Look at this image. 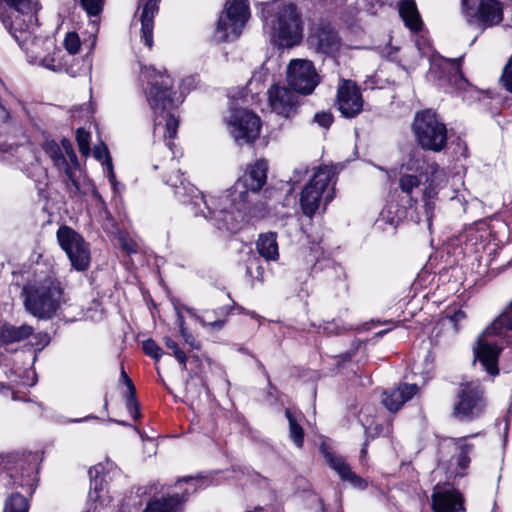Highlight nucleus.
Wrapping results in <instances>:
<instances>
[{
    "label": "nucleus",
    "instance_id": "obj_1",
    "mask_svg": "<svg viewBox=\"0 0 512 512\" xmlns=\"http://www.w3.org/2000/svg\"><path fill=\"white\" fill-rule=\"evenodd\" d=\"M139 80L146 100L155 115L154 129L156 130L164 122L168 138H175L179 120L171 113V109L175 106L172 97V78L152 66H142Z\"/></svg>",
    "mask_w": 512,
    "mask_h": 512
},
{
    "label": "nucleus",
    "instance_id": "obj_2",
    "mask_svg": "<svg viewBox=\"0 0 512 512\" xmlns=\"http://www.w3.org/2000/svg\"><path fill=\"white\" fill-rule=\"evenodd\" d=\"M263 28L276 46L292 48L300 44L303 38L302 12L293 3L267 5L263 10Z\"/></svg>",
    "mask_w": 512,
    "mask_h": 512
},
{
    "label": "nucleus",
    "instance_id": "obj_3",
    "mask_svg": "<svg viewBox=\"0 0 512 512\" xmlns=\"http://www.w3.org/2000/svg\"><path fill=\"white\" fill-rule=\"evenodd\" d=\"M18 24L9 33L15 38L19 46L24 50L27 61L53 72L67 71L68 56L57 47L55 41L49 37H37L34 35L33 26Z\"/></svg>",
    "mask_w": 512,
    "mask_h": 512
},
{
    "label": "nucleus",
    "instance_id": "obj_4",
    "mask_svg": "<svg viewBox=\"0 0 512 512\" xmlns=\"http://www.w3.org/2000/svg\"><path fill=\"white\" fill-rule=\"evenodd\" d=\"M165 182L175 189V194L184 204L190 205L195 216L202 215L217 229H233L236 216L227 214L225 209L218 210L220 201L215 196L203 195L195 186L183 178L179 170L169 175Z\"/></svg>",
    "mask_w": 512,
    "mask_h": 512
},
{
    "label": "nucleus",
    "instance_id": "obj_5",
    "mask_svg": "<svg viewBox=\"0 0 512 512\" xmlns=\"http://www.w3.org/2000/svg\"><path fill=\"white\" fill-rule=\"evenodd\" d=\"M267 168L266 161L259 160L255 162L237 179L230 189L216 197L220 201L218 210L225 209L227 214L237 217L235 227L225 229L226 231L235 232L239 229L240 223L244 220L243 210L250 201V195L259 192L266 183Z\"/></svg>",
    "mask_w": 512,
    "mask_h": 512
},
{
    "label": "nucleus",
    "instance_id": "obj_6",
    "mask_svg": "<svg viewBox=\"0 0 512 512\" xmlns=\"http://www.w3.org/2000/svg\"><path fill=\"white\" fill-rule=\"evenodd\" d=\"M492 337L512 344V303L482 332L474 348L475 360H478L490 375L496 376L499 373L497 360L502 348Z\"/></svg>",
    "mask_w": 512,
    "mask_h": 512
},
{
    "label": "nucleus",
    "instance_id": "obj_7",
    "mask_svg": "<svg viewBox=\"0 0 512 512\" xmlns=\"http://www.w3.org/2000/svg\"><path fill=\"white\" fill-rule=\"evenodd\" d=\"M22 294L26 311L38 319L51 318L65 302L60 283L50 278L25 286Z\"/></svg>",
    "mask_w": 512,
    "mask_h": 512
},
{
    "label": "nucleus",
    "instance_id": "obj_8",
    "mask_svg": "<svg viewBox=\"0 0 512 512\" xmlns=\"http://www.w3.org/2000/svg\"><path fill=\"white\" fill-rule=\"evenodd\" d=\"M416 142L425 150L442 151L447 144V128L432 110L417 112L412 124Z\"/></svg>",
    "mask_w": 512,
    "mask_h": 512
},
{
    "label": "nucleus",
    "instance_id": "obj_9",
    "mask_svg": "<svg viewBox=\"0 0 512 512\" xmlns=\"http://www.w3.org/2000/svg\"><path fill=\"white\" fill-rule=\"evenodd\" d=\"M336 172L333 166H321L310 182L303 188L300 204L304 215L312 217L320 208L322 199L325 204L334 198L333 187L329 188Z\"/></svg>",
    "mask_w": 512,
    "mask_h": 512
},
{
    "label": "nucleus",
    "instance_id": "obj_10",
    "mask_svg": "<svg viewBox=\"0 0 512 512\" xmlns=\"http://www.w3.org/2000/svg\"><path fill=\"white\" fill-rule=\"evenodd\" d=\"M249 16L247 0H227L218 20L215 39L224 42L238 38Z\"/></svg>",
    "mask_w": 512,
    "mask_h": 512
},
{
    "label": "nucleus",
    "instance_id": "obj_11",
    "mask_svg": "<svg viewBox=\"0 0 512 512\" xmlns=\"http://www.w3.org/2000/svg\"><path fill=\"white\" fill-rule=\"evenodd\" d=\"M485 406L484 391L479 383H461L453 416L461 421H472L483 414Z\"/></svg>",
    "mask_w": 512,
    "mask_h": 512
},
{
    "label": "nucleus",
    "instance_id": "obj_12",
    "mask_svg": "<svg viewBox=\"0 0 512 512\" xmlns=\"http://www.w3.org/2000/svg\"><path fill=\"white\" fill-rule=\"evenodd\" d=\"M462 6L467 22L482 30L498 25L503 19V8L498 0H463Z\"/></svg>",
    "mask_w": 512,
    "mask_h": 512
},
{
    "label": "nucleus",
    "instance_id": "obj_13",
    "mask_svg": "<svg viewBox=\"0 0 512 512\" xmlns=\"http://www.w3.org/2000/svg\"><path fill=\"white\" fill-rule=\"evenodd\" d=\"M27 339H31L29 345L34 349V358H36L38 352L48 346L51 340L48 333L35 332L34 328L26 323L16 325L4 321L0 324V346L20 343Z\"/></svg>",
    "mask_w": 512,
    "mask_h": 512
},
{
    "label": "nucleus",
    "instance_id": "obj_14",
    "mask_svg": "<svg viewBox=\"0 0 512 512\" xmlns=\"http://www.w3.org/2000/svg\"><path fill=\"white\" fill-rule=\"evenodd\" d=\"M57 240L65 251L71 265L78 271H84L90 264V250L84 238L68 226H61L57 230Z\"/></svg>",
    "mask_w": 512,
    "mask_h": 512
},
{
    "label": "nucleus",
    "instance_id": "obj_15",
    "mask_svg": "<svg viewBox=\"0 0 512 512\" xmlns=\"http://www.w3.org/2000/svg\"><path fill=\"white\" fill-rule=\"evenodd\" d=\"M286 80L295 92L309 95L319 85L321 78L312 61L292 59L286 69Z\"/></svg>",
    "mask_w": 512,
    "mask_h": 512
},
{
    "label": "nucleus",
    "instance_id": "obj_16",
    "mask_svg": "<svg viewBox=\"0 0 512 512\" xmlns=\"http://www.w3.org/2000/svg\"><path fill=\"white\" fill-rule=\"evenodd\" d=\"M227 126L230 135L239 145H242L251 143L258 138L261 121L255 113L247 109L235 108L231 109Z\"/></svg>",
    "mask_w": 512,
    "mask_h": 512
},
{
    "label": "nucleus",
    "instance_id": "obj_17",
    "mask_svg": "<svg viewBox=\"0 0 512 512\" xmlns=\"http://www.w3.org/2000/svg\"><path fill=\"white\" fill-rule=\"evenodd\" d=\"M37 10V3L32 0H0V19L8 31L18 24L36 22Z\"/></svg>",
    "mask_w": 512,
    "mask_h": 512
},
{
    "label": "nucleus",
    "instance_id": "obj_18",
    "mask_svg": "<svg viewBox=\"0 0 512 512\" xmlns=\"http://www.w3.org/2000/svg\"><path fill=\"white\" fill-rule=\"evenodd\" d=\"M363 98L357 84L341 79L337 86L336 107L345 118H355L363 109Z\"/></svg>",
    "mask_w": 512,
    "mask_h": 512
},
{
    "label": "nucleus",
    "instance_id": "obj_19",
    "mask_svg": "<svg viewBox=\"0 0 512 512\" xmlns=\"http://www.w3.org/2000/svg\"><path fill=\"white\" fill-rule=\"evenodd\" d=\"M54 167L57 169L59 177L70 196H77L84 192L86 177L75 153L71 154V158L58 159V163Z\"/></svg>",
    "mask_w": 512,
    "mask_h": 512
},
{
    "label": "nucleus",
    "instance_id": "obj_20",
    "mask_svg": "<svg viewBox=\"0 0 512 512\" xmlns=\"http://www.w3.org/2000/svg\"><path fill=\"white\" fill-rule=\"evenodd\" d=\"M307 43L314 52L327 56L335 55L341 47L340 38L329 23H319L312 28Z\"/></svg>",
    "mask_w": 512,
    "mask_h": 512
},
{
    "label": "nucleus",
    "instance_id": "obj_21",
    "mask_svg": "<svg viewBox=\"0 0 512 512\" xmlns=\"http://www.w3.org/2000/svg\"><path fill=\"white\" fill-rule=\"evenodd\" d=\"M424 168V160L419 150L412 149L408 160L404 162L399 171V187L403 193L411 195L414 189L418 188L421 180L418 173Z\"/></svg>",
    "mask_w": 512,
    "mask_h": 512
},
{
    "label": "nucleus",
    "instance_id": "obj_22",
    "mask_svg": "<svg viewBox=\"0 0 512 512\" xmlns=\"http://www.w3.org/2000/svg\"><path fill=\"white\" fill-rule=\"evenodd\" d=\"M267 95L272 112L284 118L295 114L297 98L287 87L274 85L267 91Z\"/></svg>",
    "mask_w": 512,
    "mask_h": 512
},
{
    "label": "nucleus",
    "instance_id": "obj_23",
    "mask_svg": "<svg viewBox=\"0 0 512 512\" xmlns=\"http://www.w3.org/2000/svg\"><path fill=\"white\" fill-rule=\"evenodd\" d=\"M434 512H464L462 495L450 486H436L432 493Z\"/></svg>",
    "mask_w": 512,
    "mask_h": 512
},
{
    "label": "nucleus",
    "instance_id": "obj_24",
    "mask_svg": "<svg viewBox=\"0 0 512 512\" xmlns=\"http://www.w3.org/2000/svg\"><path fill=\"white\" fill-rule=\"evenodd\" d=\"M321 451L327 464L338 474L341 480L350 483L353 487L358 489H364L366 487L365 480L352 471L350 465L342 456L330 452L324 447H321Z\"/></svg>",
    "mask_w": 512,
    "mask_h": 512
},
{
    "label": "nucleus",
    "instance_id": "obj_25",
    "mask_svg": "<svg viewBox=\"0 0 512 512\" xmlns=\"http://www.w3.org/2000/svg\"><path fill=\"white\" fill-rule=\"evenodd\" d=\"M468 437L444 438L439 443V454L441 460H444L450 451L458 452V466L464 470L468 467L470 459L468 454L472 451V445L467 442Z\"/></svg>",
    "mask_w": 512,
    "mask_h": 512
},
{
    "label": "nucleus",
    "instance_id": "obj_26",
    "mask_svg": "<svg viewBox=\"0 0 512 512\" xmlns=\"http://www.w3.org/2000/svg\"><path fill=\"white\" fill-rule=\"evenodd\" d=\"M418 390L416 384H401L391 391L384 392L382 403L389 411L395 412L417 394Z\"/></svg>",
    "mask_w": 512,
    "mask_h": 512
},
{
    "label": "nucleus",
    "instance_id": "obj_27",
    "mask_svg": "<svg viewBox=\"0 0 512 512\" xmlns=\"http://www.w3.org/2000/svg\"><path fill=\"white\" fill-rule=\"evenodd\" d=\"M143 4L140 14L141 39L150 49L153 46L154 17L158 12V0H140Z\"/></svg>",
    "mask_w": 512,
    "mask_h": 512
},
{
    "label": "nucleus",
    "instance_id": "obj_28",
    "mask_svg": "<svg viewBox=\"0 0 512 512\" xmlns=\"http://www.w3.org/2000/svg\"><path fill=\"white\" fill-rule=\"evenodd\" d=\"M399 14L406 27L417 32L422 27V20L413 0H402L399 4Z\"/></svg>",
    "mask_w": 512,
    "mask_h": 512
},
{
    "label": "nucleus",
    "instance_id": "obj_29",
    "mask_svg": "<svg viewBox=\"0 0 512 512\" xmlns=\"http://www.w3.org/2000/svg\"><path fill=\"white\" fill-rule=\"evenodd\" d=\"M276 234L268 232L261 234L257 240L256 247L261 257L267 261H275L279 257Z\"/></svg>",
    "mask_w": 512,
    "mask_h": 512
},
{
    "label": "nucleus",
    "instance_id": "obj_30",
    "mask_svg": "<svg viewBox=\"0 0 512 512\" xmlns=\"http://www.w3.org/2000/svg\"><path fill=\"white\" fill-rule=\"evenodd\" d=\"M461 59L462 57L458 59H445L442 64L443 70L448 72L447 82L457 90H465L468 86V82L461 72Z\"/></svg>",
    "mask_w": 512,
    "mask_h": 512
},
{
    "label": "nucleus",
    "instance_id": "obj_31",
    "mask_svg": "<svg viewBox=\"0 0 512 512\" xmlns=\"http://www.w3.org/2000/svg\"><path fill=\"white\" fill-rule=\"evenodd\" d=\"M179 495L173 494L168 497L150 501L143 512H179L181 500Z\"/></svg>",
    "mask_w": 512,
    "mask_h": 512
},
{
    "label": "nucleus",
    "instance_id": "obj_32",
    "mask_svg": "<svg viewBox=\"0 0 512 512\" xmlns=\"http://www.w3.org/2000/svg\"><path fill=\"white\" fill-rule=\"evenodd\" d=\"M103 471L102 465H95L88 471L90 477L89 497L95 501L101 498L100 492L103 491V478L100 477Z\"/></svg>",
    "mask_w": 512,
    "mask_h": 512
},
{
    "label": "nucleus",
    "instance_id": "obj_33",
    "mask_svg": "<svg viewBox=\"0 0 512 512\" xmlns=\"http://www.w3.org/2000/svg\"><path fill=\"white\" fill-rule=\"evenodd\" d=\"M94 157L99 160L103 161V164L106 167V173L107 177L109 179L110 184L115 187L116 185V176L113 170V164L111 157L109 155L108 149L104 145L96 146L93 150Z\"/></svg>",
    "mask_w": 512,
    "mask_h": 512
},
{
    "label": "nucleus",
    "instance_id": "obj_34",
    "mask_svg": "<svg viewBox=\"0 0 512 512\" xmlns=\"http://www.w3.org/2000/svg\"><path fill=\"white\" fill-rule=\"evenodd\" d=\"M29 502L19 493L12 494L6 501L3 512H28Z\"/></svg>",
    "mask_w": 512,
    "mask_h": 512
},
{
    "label": "nucleus",
    "instance_id": "obj_35",
    "mask_svg": "<svg viewBox=\"0 0 512 512\" xmlns=\"http://www.w3.org/2000/svg\"><path fill=\"white\" fill-rule=\"evenodd\" d=\"M285 414L289 421L290 437L296 444V446L300 448L302 447L304 441V431L302 427L297 423L296 419L294 418L293 414L289 409L286 410Z\"/></svg>",
    "mask_w": 512,
    "mask_h": 512
},
{
    "label": "nucleus",
    "instance_id": "obj_36",
    "mask_svg": "<svg viewBox=\"0 0 512 512\" xmlns=\"http://www.w3.org/2000/svg\"><path fill=\"white\" fill-rule=\"evenodd\" d=\"M163 342L166 348L172 351L174 357L185 370L187 363V356L185 352L182 349H180L178 344L170 337H164Z\"/></svg>",
    "mask_w": 512,
    "mask_h": 512
},
{
    "label": "nucleus",
    "instance_id": "obj_37",
    "mask_svg": "<svg viewBox=\"0 0 512 512\" xmlns=\"http://www.w3.org/2000/svg\"><path fill=\"white\" fill-rule=\"evenodd\" d=\"M105 0H80L81 7L86 11L88 16H98L104 7Z\"/></svg>",
    "mask_w": 512,
    "mask_h": 512
},
{
    "label": "nucleus",
    "instance_id": "obj_38",
    "mask_svg": "<svg viewBox=\"0 0 512 512\" xmlns=\"http://www.w3.org/2000/svg\"><path fill=\"white\" fill-rule=\"evenodd\" d=\"M266 76L267 73L263 69L255 71L247 84L249 91L252 93H258L264 84Z\"/></svg>",
    "mask_w": 512,
    "mask_h": 512
},
{
    "label": "nucleus",
    "instance_id": "obj_39",
    "mask_svg": "<svg viewBox=\"0 0 512 512\" xmlns=\"http://www.w3.org/2000/svg\"><path fill=\"white\" fill-rule=\"evenodd\" d=\"M142 348L144 353L154 359L155 361H159L161 356L163 355L162 349L159 345L152 339H147L142 343Z\"/></svg>",
    "mask_w": 512,
    "mask_h": 512
},
{
    "label": "nucleus",
    "instance_id": "obj_40",
    "mask_svg": "<svg viewBox=\"0 0 512 512\" xmlns=\"http://www.w3.org/2000/svg\"><path fill=\"white\" fill-rule=\"evenodd\" d=\"M44 150L49 158L52 160L53 165L58 163V159L62 160L66 156L63 154L60 146L55 141H48L44 145Z\"/></svg>",
    "mask_w": 512,
    "mask_h": 512
},
{
    "label": "nucleus",
    "instance_id": "obj_41",
    "mask_svg": "<svg viewBox=\"0 0 512 512\" xmlns=\"http://www.w3.org/2000/svg\"><path fill=\"white\" fill-rule=\"evenodd\" d=\"M398 221L396 217L393 215L391 207H385L379 214L378 219L376 220V225L381 228L382 224H389L392 227H396Z\"/></svg>",
    "mask_w": 512,
    "mask_h": 512
},
{
    "label": "nucleus",
    "instance_id": "obj_42",
    "mask_svg": "<svg viewBox=\"0 0 512 512\" xmlns=\"http://www.w3.org/2000/svg\"><path fill=\"white\" fill-rule=\"evenodd\" d=\"M65 49L69 54H76L80 49V39L74 32H70L66 35L64 40Z\"/></svg>",
    "mask_w": 512,
    "mask_h": 512
},
{
    "label": "nucleus",
    "instance_id": "obj_43",
    "mask_svg": "<svg viewBox=\"0 0 512 512\" xmlns=\"http://www.w3.org/2000/svg\"><path fill=\"white\" fill-rule=\"evenodd\" d=\"M119 243L123 250L128 254L136 253L138 250V244L135 240L130 238L127 234L120 233L118 237Z\"/></svg>",
    "mask_w": 512,
    "mask_h": 512
},
{
    "label": "nucleus",
    "instance_id": "obj_44",
    "mask_svg": "<svg viewBox=\"0 0 512 512\" xmlns=\"http://www.w3.org/2000/svg\"><path fill=\"white\" fill-rule=\"evenodd\" d=\"M196 479L193 478V477H187V478H183V479H180L178 482H177V486L178 487H182L183 485H186L185 487V491H184V494H182L181 496H179V498H183L181 500L184 501L186 499V496L189 495L190 493H194L197 489L196 487Z\"/></svg>",
    "mask_w": 512,
    "mask_h": 512
},
{
    "label": "nucleus",
    "instance_id": "obj_45",
    "mask_svg": "<svg viewBox=\"0 0 512 512\" xmlns=\"http://www.w3.org/2000/svg\"><path fill=\"white\" fill-rule=\"evenodd\" d=\"M364 428H365V434L367 435V437L374 438L375 436L389 433V424L386 426L385 431H384V428L379 423H374V422L364 424Z\"/></svg>",
    "mask_w": 512,
    "mask_h": 512
},
{
    "label": "nucleus",
    "instance_id": "obj_46",
    "mask_svg": "<svg viewBox=\"0 0 512 512\" xmlns=\"http://www.w3.org/2000/svg\"><path fill=\"white\" fill-rule=\"evenodd\" d=\"M76 139L79 145V149L86 153L89 151L90 145V134L82 128L77 129Z\"/></svg>",
    "mask_w": 512,
    "mask_h": 512
},
{
    "label": "nucleus",
    "instance_id": "obj_47",
    "mask_svg": "<svg viewBox=\"0 0 512 512\" xmlns=\"http://www.w3.org/2000/svg\"><path fill=\"white\" fill-rule=\"evenodd\" d=\"M501 80L506 89L512 92V57L504 68Z\"/></svg>",
    "mask_w": 512,
    "mask_h": 512
},
{
    "label": "nucleus",
    "instance_id": "obj_48",
    "mask_svg": "<svg viewBox=\"0 0 512 512\" xmlns=\"http://www.w3.org/2000/svg\"><path fill=\"white\" fill-rule=\"evenodd\" d=\"M135 393L128 392L127 400H126V406L129 412L133 415V418L137 420L140 416L136 401Z\"/></svg>",
    "mask_w": 512,
    "mask_h": 512
},
{
    "label": "nucleus",
    "instance_id": "obj_49",
    "mask_svg": "<svg viewBox=\"0 0 512 512\" xmlns=\"http://www.w3.org/2000/svg\"><path fill=\"white\" fill-rule=\"evenodd\" d=\"M180 334L185 343L189 344L192 349H200V343L188 332L186 327H182Z\"/></svg>",
    "mask_w": 512,
    "mask_h": 512
},
{
    "label": "nucleus",
    "instance_id": "obj_50",
    "mask_svg": "<svg viewBox=\"0 0 512 512\" xmlns=\"http://www.w3.org/2000/svg\"><path fill=\"white\" fill-rule=\"evenodd\" d=\"M307 174L308 167L306 165L301 164L294 169L291 181H293L294 183H299L306 177Z\"/></svg>",
    "mask_w": 512,
    "mask_h": 512
},
{
    "label": "nucleus",
    "instance_id": "obj_51",
    "mask_svg": "<svg viewBox=\"0 0 512 512\" xmlns=\"http://www.w3.org/2000/svg\"><path fill=\"white\" fill-rule=\"evenodd\" d=\"M315 121L324 128H328L333 121V117L330 113L322 112L315 115Z\"/></svg>",
    "mask_w": 512,
    "mask_h": 512
},
{
    "label": "nucleus",
    "instance_id": "obj_52",
    "mask_svg": "<svg viewBox=\"0 0 512 512\" xmlns=\"http://www.w3.org/2000/svg\"><path fill=\"white\" fill-rule=\"evenodd\" d=\"M435 195H436V192L432 188H427L424 191V199L426 200L425 208H426L427 214H429L430 211L433 209V204L429 200L432 199Z\"/></svg>",
    "mask_w": 512,
    "mask_h": 512
},
{
    "label": "nucleus",
    "instance_id": "obj_53",
    "mask_svg": "<svg viewBox=\"0 0 512 512\" xmlns=\"http://www.w3.org/2000/svg\"><path fill=\"white\" fill-rule=\"evenodd\" d=\"M466 318V314L464 311L462 310H457L455 311L451 316H450V321L454 324V329L457 331L458 330V323L463 321L464 319Z\"/></svg>",
    "mask_w": 512,
    "mask_h": 512
},
{
    "label": "nucleus",
    "instance_id": "obj_54",
    "mask_svg": "<svg viewBox=\"0 0 512 512\" xmlns=\"http://www.w3.org/2000/svg\"><path fill=\"white\" fill-rule=\"evenodd\" d=\"M121 377L128 389V392H132V393H135V387L133 385V382L131 381V379L127 376L126 372L122 369L121 371Z\"/></svg>",
    "mask_w": 512,
    "mask_h": 512
},
{
    "label": "nucleus",
    "instance_id": "obj_55",
    "mask_svg": "<svg viewBox=\"0 0 512 512\" xmlns=\"http://www.w3.org/2000/svg\"><path fill=\"white\" fill-rule=\"evenodd\" d=\"M62 147H63V150H64V152L66 154V157L71 158V154L75 153L74 149H73V147H72V145L70 143V141L67 140V139H63L62 140Z\"/></svg>",
    "mask_w": 512,
    "mask_h": 512
},
{
    "label": "nucleus",
    "instance_id": "obj_56",
    "mask_svg": "<svg viewBox=\"0 0 512 512\" xmlns=\"http://www.w3.org/2000/svg\"><path fill=\"white\" fill-rule=\"evenodd\" d=\"M201 322H202L203 325H207V326H210V327L215 328V329H221L224 326V324H225L224 320H216V321H213V322H205V320L202 319Z\"/></svg>",
    "mask_w": 512,
    "mask_h": 512
},
{
    "label": "nucleus",
    "instance_id": "obj_57",
    "mask_svg": "<svg viewBox=\"0 0 512 512\" xmlns=\"http://www.w3.org/2000/svg\"><path fill=\"white\" fill-rule=\"evenodd\" d=\"M9 117L8 110L0 103V122H6Z\"/></svg>",
    "mask_w": 512,
    "mask_h": 512
},
{
    "label": "nucleus",
    "instance_id": "obj_58",
    "mask_svg": "<svg viewBox=\"0 0 512 512\" xmlns=\"http://www.w3.org/2000/svg\"><path fill=\"white\" fill-rule=\"evenodd\" d=\"M25 485H27V486H28V490H29V492H30V493H33V492H34V490H35V485H34V483H33V481H32L31 479H27V480H25V483H24V481H21V482L18 484V486H20V487H24Z\"/></svg>",
    "mask_w": 512,
    "mask_h": 512
},
{
    "label": "nucleus",
    "instance_id": "obj_59",
    "mask_svg": "<svg viewBox=\"0 0 512 512\" xmlns=\"http://www.w3.org/2000/svg\"><path fill=\"white\" fill-rule=\"evenodd\" d=\"M324 330L327 334H338L339 333V329H338V327H336V325L334 323L328 324L324 328Z\"/></svg>",
    "mask_w": 512,
    "mask_h": 512
},
{
    "label": "nucleus",
    "instance_id": "obj_60",
    "mask_svg": "<svg viewBox=\"0 0 512 512\" xmlns=\"http://www.w3.org/2000/svg\"><path fill=\"white\" fill-rule=\"evenodd\" d=\"M178 326H179L180 330L182 329V327H185L184 318L180 312L178 313Z\"/></svg>",
    "mask_w": 512,
    "mask_h": 512
},
{
    "label": "nucleus",
    "instance_id": "obj_61",
    "mask_svg": "<svg viewBox=\"0 0 512 512\" xmlns=\"http://www.w3.org/2000/svg\"><path fill=\"white\" fill-rule=\"evenodd\" d=\"M367 453L366 444L361 449V457H364V455Z\"/></svg>",
    "mask_w": 512,
    "mask_h": 512
},
{
    "label": "nucleus",
    "instance_id": "obj_62",
    "mask_svg": "<svg viewBox=\"0 0 512 512\" xmlns=\"http://www.w3.org/2000/svg\"><path fill=\"white\" fill-rule=\"evenodd\" d=\"M3 389H8V387L4 383L0 382V391Z\"/></svg>",
    "mask_w": 512,
    "mask_h": 512
},
{
    "label": "nucleus",
    "instance_id": "obj_63",
    "mask_svg": "<svg viewBox=\"0 0 512 512\" xmlns=\"http://www.w3.org/2000/svg\"><path fill=\"white\" fill-rule=\"evenodd\" d=\"M167 146H168V148H169L170 150H172V144H171V142H169V141H168V142H167Z\"/></svg>",
    "mask_w": 512,
    "mask_h": 512
},
{
    "label": "nucleus",
    "instance_id": "obj_64",
    "mask_svg": "<svg viewBox=\"0 0 512 512\" xmlns=\"http://www.w3.org/2000/svg\"><path fill=\"white\" fill-rule=\"evenodd\" d=\"M387 57H388V58H390V59H393L392 53H389V54L387 55Z\"/></svg>",
    "mask_w": 512,
    "mask_h": 512
}]
</instances>
